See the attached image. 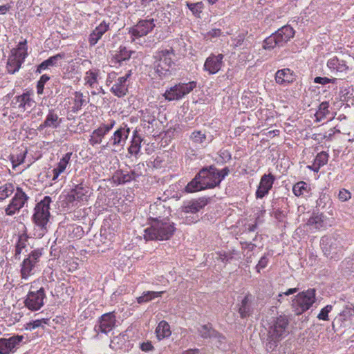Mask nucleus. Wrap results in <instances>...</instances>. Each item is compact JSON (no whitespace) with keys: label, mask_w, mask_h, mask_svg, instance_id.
<instances>
[{"label":"nucleus","mask_w":354,"mask_h":354,"mask_svg":"<svg viewBox=\"0 0 354 354\" xmlns=\"http://www.w3.org/2000/svg\"><path fill=\"white\" fill-rule=\"evenodd\" d=\"M328 154L325 151H322L317 155L314 162L317 165V168H321L328 162Z\"/></svg>","instance_id":"8fccbe9b"},{"label":"nucleus","mask_w":354,"mask_h":354,"mask_svg":"<svg viewBox=\"0 0 354 354\" xmlns=\"http://www.w3.org/2000/svg\"><path fill=\"white\" fill-rule=\"evenodd\" d=\"M266 350L273 351L278 344L289 334V320L285 315L272 317L268 322Z\"/></svg>","instance_id":"f257e3e1"},{"label":"nucleus","mask_w":354,"mask_h":354,"mask_svg":"<svg viewBox=\"0 0 354 354\" xmlns=\"http://www.w3.org/2000/svg\"><path fill=\"white\" fill-rule=\"evenodd\" d=\"M335 81V79H329L328 77H316L315 79H314V82L315 83H317V84H328V83H334Z\"/></svg>","instance_id":"4d7b16f0"},{"label":"nucleus","mask_w":354,"mask_h":354,"mask_svg":"<svg viewBox=\"0 0 354 354\" xmlns=\"http://www.w3.org/2000/svg\"><path fill=\"white\" fill-rule=\"evenodd\" d=\"M325 216L323 214H316L311 216L307 224L316 230H319L324 226Z\"/></svg>","instance_id":"4c0bfd02"},{"label":"nucleus","mask_w":354,"mask_h":354,"mask_svg":"<svg viewBox=\"0 0 354 354\" xmlns=\"http://www.w3.org/2000/svg\"><path fill=\"white\" fill-rule=\"evenodd\" d=\"M24 339L23 335H13L9 338H0V354L15 353Z\"/></svg>","instance_id":"ddd939ff"},{"label":"nucleus","mask_w":354,"mask_h":354,"mask_svg":"<svg viewBox=\"0 0 354 354\" xmlns=\"http://www.w3.org/2000/svg\"><path fill=\"white\" fill-rule=\"evenodd\" d=\"M28 198L29 197L23 192L22 189L17 187L15 196L5 209L6 214L12 216L19 212L27 203Z\"/></svg>","instance_id":"9d476101"},{"label":"nucleus","mask_w":354,"mask_h":354,"mask_svg":"<svg viewBox=\"0 0 354 354\" xmlns=\"http://www.w3.org/2000/svg\"><path fill=\"white\" fill-rule=\"evenodd\" d=\"M140 175V174H138L135 171H131L130 173L122 174L120 176L118 177L117 180L119 184H124L126 183L130 182L132 180H136Z\"/></svg>","instance_id":"37998d69"},{"label":"nucleus","mask_w":354,"mask_h":354,"mask_svg":"<svg viewBox=\"0 0 354 354\" xmlns=\"http://www.w3.org/2000/svg\"><path fill=\"white\" fill-rule=\"evenodd\" d=\"M223 54L217 55H211L209 56L204 64V70L208 71L209 74H215L218 72L223 66Z\"/></svg>","instance_id":"aec40b11"},{"label":"nucleus","mask_w":354,"mask_h":354,"mask_svg":"<svg viewBox=\"0 0 354 354\" xmlns=\"http://www.w3.org/2000/svg\"><path fill=\"white\" fill-rule=\"evenodd\" d=\"M73 105L72 106V111L77 112L80 110L82 107L85 105L87 102L86 97L80 91H75L74 93Z\"/></svg>","instance_id":"f704fd0d"},{"label":"nucleus","mask_w":354,"mask_h":354,"mask_svg":"<svg viewBox=\"0 0 354 354\" xmlns=\"http://www.w3.org/2000/svg\"><path fill=\"white\" fill-rule=\"evenodd\" d=\"M254 297L251 294H247L239 304L238 312L243 319L249 317L254 311Z\"/></svg>","instance_id":"412c9836"},{"label":"nucleus","mask_w":354,"mask_h":354,"mask_svg":"<svg viewBox=\"0 0 354 354\" xmlns=\"http://www.w3.org/2000/svg\"><path fill=\"white\" fill-rule=\"evenodd\" d=\"M219 156L223 161L226 162L231 158V154L228 150L221 149L219 151Z\"/></svg>","instance_id":"052dcab7"},{"label":"nucleus","mask_w":354,"mask_h":354,"mask_svg":"<svg viewBox=\"0 0 354 354\" xmlns=\"http://www.w3.org/2000/svg\"><path fill=\"white\" fill-rule=\"evenodd\" d=\"M292 192L297 196H300L307 192V184L304 181L297 183L292 187Z\"/></svg>","instance_id":"de8ad7c7"},{"label":"nucleus","mask_w":354,"mask_h":354,"mask_svg":"<svg viewBox=\"0 0 354 354\" xmlns=\"http://www.w3.org/2000/svg\"><path fill=\"white\" fill-rule=\"evenodd\" d=\"M61 122L62 119L59 118L57 114L54 111L50 110L44 123L40 124L39 129L46 127L56 129L59 127Z\"/></svg>","instance_id":"a878e982"},{"label":"nucleus","mask_w":354,"mask_h":354,"mask_svg":"<svg viewBox=\"0 0 354 354\" xmlns=\"http://www.w3.org/2000/svg\"><path fill=\"white\" fill-rule=\"evenodd\" d=\"M12 106L17 109L21 112L29 111L35 105V101L31 99L28 93H23L22 95L16 96L12 100Z\"/></svg>","instance_id":"6ab92c4d"},{"label":"nucleus","mask_w":354,"mask_h":354,"mask_svg":"<svg viewBox=\"0 0 354 354\" xmlns=\"http://www.w3.org/2000/svg\"><path fill=\"white\" fill-rule=\"evenodd\" d=\"M84 80L87 84L93 87L97 82V74L92 71H89L86 72Z\"/></svg>","instance_id":"3c124183"},{"label":"nucleus","mask_w":354,"mask_h":354,"mask_svg":"<svg viewBox=\"0 0 354 354\" xmlns=\"http://www.w3.org/2000/svg\"><path fill=\"white\" fill-rule=\"evenodd\" d=\"M134 53V51L129 50L127 47L121 46L119 47L118 50L115 51L114 53L112 54L111 63L115 67L129 65L130 68H133V66H131L129 62H130L132 54Z\"/></svg>","instance_id":"4468645a"},{"label":"nucleus","mask_w":354,"mask_h":354,"mask_svg":"<svg viewBox=\"0 0 354 354\" xmlns=\"http://www.w3.org/2000/svg\"><path fill=\"white\" fill-rule=\"evenodd\" d=\"M26 44V40L21 41L19 43L16 48H13L11 50V53L8 58L6 65L8 73L14 74L20 69L22 64L25 61V59L28 56Z\"/></svg>","instance_id":"39448f33"},{"label":"nucleus","mask_w":354,"mask_h":354,"mask_svg":"<svg viewBox=\"0 0 354 354\" xmlns=\"http://www.w3.org/2000/svg\"><path fill=\"white\" fill-rule=\"evenodd\" d=\"M327 66L331 71L339 73L346 72L348 68L346 62L337 57L330 58L327 62Z\"/></svg>","instance_id":"c85d7f7f"},{"label":"nucleus","mask_w":354,"mask_h":354,"mask_svg":"<svg viewBox=\"0 0 354 354\" xmlns=\"http://www.w3.org/2000/svg\"><path fill=\"white\" fill-rule=\"evenodd\" d=\"M156 334L158 340H161L171 335L170 326L166 321H161L156 328Z\"/></svg>","instance_id":"7c9ffc66"},{"label":"nucleus","mask_w":354,"mask_h":354,"mask_svg":"<svg viewBox=\"0 0 354 354\" xmlns=\"http://www.w3.org/2000/svg\"><path fill=\"white\" fill-rule=\"evenodd\" d=\"M176 230L174 223L168 217L162 219L155 218V221L151 222V225L145 230V239L148 240H169Z\"/></svg>","instance_id":"f03ea898"},{"label":"nucleus","mask_w":354,"mask_h":354,"mask_svg":"<svg viewBox=\"0 0 354 354\" xmlns=\"http://www.w3.org/2000/svg\"><path fill=\"white\" fill-rule=\"evenodd\" d=\"M207 204V200L205 198H200L186 203L182 208L185 213L195 214L204 207Z\"/></svg>","instance_id":"393cba45"},{"label":"nucleus","mask_w":354,"mask_h":354,"mask_svg":"<svg viewBox=\"0 0 354 354\" xmlns=\"http://www.w3.org/2000/svg\"><path fill=\"white\" fill-rule=\"evenodd\" d=\"M36 263L31 261L30 259L27 258L25 259L21 264V276L24 279H27L28 277L33 274V270Z\"/></svg>","instance_id":"473e14b6"},{"label":"nucleus","mask_w":354,"mask_h":354,"mask_svg":"<svg viewBox=\"0 0 354 354\" xmlns=\"http://www.w3.org/2000/svg\"><path fill=\"white\" fill-rule=\"evenodd\" d=\"M109 23L103 21L90 34L88 42L91 46H95L102 38V35L109 29Z\"/></svg>","instance_id":"b1692460"},{"label":"nucleus","mask_w":354,"mask_h":354,"mask_svg":"<svg viewBox=\"0 0 354 354\" xmlns=\"http://www.w3.org/2000/svg\"><path fill=\"white\" fill-rule=\"evenodd\" d=\"M15 188L12 183H6L0 187V200L3 201L14 192Z\"/></svg>","instance_id":"c03bdc74"},{"label":"nucleus","mask_w":354,"mask_h":354,"mask_svg":"<svg viewBox=\"0 0 354 354\" xmlns=\"http://www.w3.org/2000/svg\"><path fill=\"white\" fill-rule=\"evenodd\" d=\"M133 68H128L127 73L124 76L120 77L115 81V83L111 86V91L117 97L124 96L128 91V85L127 81L132 74Z\"/></svg>","instance_id":"f3484780"},{"label":"nucleus","mask_w":354,"mask_h":354,"mask_svg":"<svg viewBox=\"0 0 354 354\" xmlns=\"http://www.w3.org/2000/svg\"><path fill=\"white\" fill-rule=\"evenodd\" d=\"M107 129H103L101 127L95 129L88 140L89 143L92 146H95V145L100 144L102 142L103 138L106 135V131Z\"/></svg>","instance_id":"72a5a7b5"},{"label":"nucleus","mask_w":354,"mask_h":354,"mask_svg":"<svg viewBox=\"0 0 354 354\" xmlns=\"http://www.w3.org/2000/svg\"><path fill=\"white\" fill-rule=\"evenodd\" d=\"M65 57L64 53H59L54 56L50 57L46 60L42 62L37 67V72L41 73L42 71L49 68L50 67L57 66L58 62Z\"/></svg>","instance_id":"cd10ccee"},{"label":"nucleus","mask_w":354,"mask_h":354,"mask_svg":"<svg viewBox=\"0 0 354 354\" xmlns=\"http://www.w3.org/2000/svg\"><path fill=\"white\" fill-rule=\"evenodd\" d=\"M298 290L297 288H290L288 289L286 292H283V293H280L278 297H281L283 295H292V294H294L295 292H297Z\"/></svg>","instance_id":"774afa93"},{"label":"nucleus","mask_w":354,"mask_h":354,"mask_svg":"<svg viewBox=\"0 0 354 354\" xmlns=\"http://www.w3.org/2000/svg\"><path fill=\"white\" fill-rule=\"evenodd\" d=\"M115 323L116 318L113 312L105 313L99 318L94 330L97 333L106 334L115 326Z\"/></svg>","instance_id":"2eb2a0df"},{"label":"nucleus","mask_w":354,"mask_h":354,"mask_svg":"<svg viewBox=\"0 0 354 354\" xmlns=\"http://www.w3.org/2000/svg\"><path fill=\"white\" fill-rule=\"evenodd\" d=\"M187 6L192 11L193 15L197 17H200V14L202 12L203 4L202 2L189 3L187 2Z\"/></svg>","instance_id":"09e8293b"},{"label":"nucleus","mask_w":354,"mask_h":354,"mask_svg":"<svg viewBox=\"0 0 354 354\" xmlns=\"http://www.w3.org/2000/svg\"><path fill=\"white\" fill-rule=\"evenodd\" d=\"M213 338L216 339V344L218 347L221 346L222 345V344L225 342V337H224V335L221 334L217 330H216V335H214Z\"/></svg>","instance_id":"bf43d9fd"},{"label":"nucleus","mask_w":354,"mask_h":354,"mask_svg":"<svg viewBox=\"0 0 354 354\" xmlns=\"http://www.w3.org/2000/svg\"><path fill=\"white\" fill-rule=\"evenodd\" d=\"M116 75L117 74L114 72L109 73L106 81V84L109 85V84L112 83Z\"/></svg>","instance_id":"338daca9"},{"label":"nucleus","mask_w":354,"mask_h":354,"mask_svg":"<svg viewBox=\"0 0 354 354\" xmlns=\"http://www.w3.org/2000/svg\"><path fill=\"white\" fill-rule=\"evenodd\" d=\"M45 297V291L43 288L37 291H29L24 301V306L30 310H39L44 306Z\"/></svg>","instance_id":"9b49d317"},{"label":"nucleus","mask_w":354,"mask_h":354,"mask_svg":"<svg viewBox=\"0 0 354 354\" xmlns=\"http://www.w3.org/2000/svg\"><path fill=\"white\" fill-rule=\"evenodd\" d=\"M274 35L277 39L279 46H283L294 37L295 30L290 26L286 25L278 29Z\"/></svg>","instance_id":"5701e85b"},{"label":"nucleus","mask_w":354,"mask_h":354,"mask_svg":"<svg viewBox=\"0 0 354 354\" xmlns=\"http://www.w3.org/2000/svg\"><path fill=\"white\" fill-rule=\"evenodd\" d=\"M203 189V187L201 183V179L200 178H198V174L196 175L194 178L191 182H189L185 187V192L187 193H192Z\"/></svg>","instance_id":"58836bf2"},{"label":"nucleus","mask_w":354,"mask_h":354,"mask_svg":"<svg viewBox=\"0 0 354 354\" xmlns=\"http://www.w3.org/2000/svg\"><path fill=\"white\" fill-rule=\"evenodd\" d=\"M198 333L203 339L213 338L216 335V330L212 328L211 324L201 325L198 328Z\"/></svg>","instance_id":"e433bc0d"},{"label":"nucleus","mask_w":354,"mask_h":354,"mask_svg":"<svg viewBox=\"0 0 354 354\" xmlns=\"http://www.w3.org/2000/svg\"><path fill=\"white\" fill-rule=\"evenodd\" d=\"M50 79L49 76L47 75H43L40 80L37 82V93L38 94H42L44 91V84L47 81H48Z\"/></svg>","instance_id":"603ef678"},{"label":"nucleus","mask_w":354,"mask_h":354,"mask_svg":"<svg viewBox=\"0 0 354 354\" xmlns=\"http://www.w3.org/2000/svg\"><path fill=\"white\" fill-rule=\"evenodd\" d=\"M338 198L342 202H346L351 198V193L346 189H342L339 192Z\"/></svg>","instance_id":"864d4df0"},{"label":"nucleus","mask_w":354,"mask_h":354,"mask_svg":"<svg viewBox=\"0 0 354 354\" xmlns=\"http://www.w3.org/2000/svg\"><path fill=\"white\" fill-rule=\"evenodd\" d=\"M196 86L194 81L188 83H179L170 87L164 93V97L169 101L179 100L189 94Z\"/></svg>","instance_id":"6e6552de"},{"label":"nucleus","mask_w":354,"mask_h":354,"mask_svg":"<svg viewBox=\"0 0 354 354\" xmlns=\"http://www.w3.org/2000/svg\"><path fill=\"white\" fill-rule=\"evenodd\" d=\"M229 172H230V170L227 167H225L223 169H221V171L218 170V174L219 175V177L221 178V182L226 176L228 175Z\"/></svg>","instance_id":"69168bd1"},{"label":"nucleus","mask_w":354,"mask_h":354,"mask_svg":"<svg viewBox=\"0 0 354 354\" xmlns=\"http://www.w3.org/2000/svg\"><path fill=\"white\" fill-rule=\"evenodd\" d=\"M164 293V291L155 292V291H146L142 293V295L137 298V301L138 304L146 303L149 301H151L156 297H161Z\"/></svg>","instance_id":"ea45409f"},{"label":"nucleus","mask_w":354,"mask_h":354,"mask_svg":"<svg viewBox=\"0 0 354 354\" xmlns=\"http://www.w3.org/2000/svg\"><path fill=\"white\" fill-rule=\"evenodd\" d=\"M136 133L137 132L135 131L133 139L131 140V145L128 149V152L131 155H133L135 156H137L138 153L140 152L141 148V142L142 141L141 137L137 136Z\"/></svg>","instance_id":"c9c22d12"},{"label":"nucleus","mask_w":354,"mask_h":354,"mask_svg":"<svg viewBox=\"0 0 354 354\" xmlns=\"http://www.w3.org/2000/svg\"><path fill=\"white\" fill-rule=\"evenodd\" d=\"M41 256V250H35L29 254L27 259H30L31 261L34 262L35 263H37Z\"/></svg>","instance_id":"6e6d98bb"},{"label":"nucleus","mask_w":354,"mask_h":354,"mask_svg":"<svg viewBox=\"0 0 354 354\" xmlns=\"http://www.w3.org/2000/svg\"><path fill=\"white\" fill-rule=\"evenodd\" d=\"M237 254L234 250L229 251H221L217 252V257H216L218 260H221L223 262H230L234 258V256Z\"/></svg>","instance_id":"79ce46f5"},{"label":"nucleus","mask_w":354,"mask_h":354,"mask_svg":"<svg viewBox=\"0 0 354 354\" xmlns=\"http://www.w3.org/2000/svg\"><path fill=\"white\" fill-rule=\"evenodd\" d=\"M28 239L29 236H28L26 230L22 234L19 235L18 241L16 244L15 254V259H20L19 255L21 253L22 250L28 245Z\"/></svg>","instance_id":"2f4dec72"},{"label":"nucleus","mask_w":354,"mask_h":354,"mask_svg":"<svg viewBox=\"0 0 354 354\" xmlns=\"http://www.w3.org/2000/svg\"><path fill=\"white\" fill-rule=\"evenodd\" d=\"M149 214L150 219L153 222L156 218L162 219L164 217H168L169 209H167L161 201H158L150 205Z\"/></svg>","instance_id":"4be33fe9"},{"label":"nucleus","mask_w":354,"mask_h":354,"mask_svg":"<svg viewBox=\"0 0 354 354\" xmlns=\"http://www.w3.org/2000/svg\"><path fill=\"white\" fill-rule=\"evenodd\" d=\"M328 313L325 310L324 308H322L320 313L317 315V318L322 320H328Z\"/></svg>","instance_id":"0e129e2a"},{"label":"nucleus","mask_w":354,"mask_h":354,"mask_svg":"<svg viewBox=\"0 0 354 354\" xmlns=\"http://www.w3.org/2000/svg\"><path fill=\"white\" fill-rule=\"evenodd\" d=\"M275 177L272 174H264L261 176V180L256 192V196L257 198H262L269 191L272 189Z\"/></svg>","instance_id":"a211bd4d"},{"label":"nucleus","mask_w":354,"mask_h":354,"mask_svg":"<svg viewBox=\"0 0 354 354\" xmlns=\"http://www.w3.org/2000/svg\"><path fill=\"white\" fill-rule=\"evenodd\" d=\"M89 187L83 183L75 185L74 188L67 194L66 200L68 203L74 201H86L89 197Z\"/></svg>","instance_id":"dca6fc26"},{"label":"nucleus","mask_w":354,"mask_h":354,"mask_svg":"<svg viewBox=\"0 0 354 354\" xmlns=\"http://www.w3.org/2000/svg\"><path fill=\"white\" fill-rule=\"evenodd\" d=\"M329 104L327 102H323L319 104V109L315 113L316 120L320 121L329 113Z\"/></svg>","instance_id":"a18cd8bd"},{"label":"nucleus","mask_w":354,"mask_h":354,"mask_svg":"<svg viewBox=\"0 0 354 354\" xmlns=\"http://www.w3.org/2000/svg\"><path fill=\"white\" fill-rule=\"evenodd\" d=\"M354 310L353 304L348 305L344 310L341 313L344 317H350L353 315Z\"/></svg>","instance_id":"680f3d73"},{"label":"nucleus","mask_w":354,"mask_h":354,"mask_svg":"<svg viewBox=\"0 0 354 354\" xmlns=\"http://www.w3.org/2000/svg\"><path fill=\"white\" fill-rule=\"evenodd\" d=\"M129 132L130 129L127 126L119 128L114 132L109 140L101 147L102 150H104L110 147H114L113 150L115 151L117 150V148H122L126 144Z\"/></svg>","instance_id":"1a4fd4ad"},{"label":"nucleus","mask_w":354,"mask_h":354,"mask_svg":"<svg viewBox=\"0 0 354 354\" xmlns=\"http://www.w3.org/2000/svg\"><path fill=\"white\" fill-rule=\"evenodd\" d=\"M140 348L143 351H149L153 348V346L151 342H147L142 343L140 346Z\"/></svg>","instance_id":"e2e57ef3"},{"label":"nucleus","mask_w":354,"mask_h":354,"mask_svg":"<svg viewBox=\"0 0 354 354\" xmlns=\"http://www.w3.org/2000/svg\"><path fill=\"white\" fill-rule=\"evenodd\" d=\"M174 52L173 49H166L156 53L154 58V68L156 73L161 77L171 75L174 70Z\"/></svg>","instance_id":"7ed1b4c3"},{"label":"nucleus","mask_w":354,"mask_h":354,"mask_svg":"<svg viewBox=\"0 0 354 354\" xmlns=\"http://www.w3.org/2000/svg\"><path fill=\"white\" fill-rule=\"evenodd\" d=\"M315 301V290L308 289L297 294L292 300L295 313L299 315L308 310Z\"/></svg>","instance_id":"423d86ee"},{"label":"nucleus","mask_w":354,"mask_h":354,"mask_svg":"<svg viewBox=\"0 0 354 354\" xmlns=\"http://www.w3.org/2000/svg\"><path fill=\"white\" fill-rule=\"evenodd\" d=\"M52 202L50 196H45L35 207L32 219L35 225L40 228L43 235L46 231V225L50 216V205Z\"/></svg>","instance_id":"20e7f679"},{"label":"nucleus","mask_w":354,"mask_h":354,"mask_svg":"<svg viewBox=\"0 0 354 354\" xmlns=\"http://www.w3.org/2000/svg\"><path fill=\"white\" fill-rule=\"evenodd\" d=\"M72 156V153H66L63 158L58 162L57 167H55L53 171V180H55L58 178L59 175L64 171L66 169L67 165L68 164L71 157Z\"/></svg>","instance_id":"c756f323"},{"label":"nucleus","mask_w":354,"mask_h":354,"mask_svg":"<svg viewBox=\"0 0 354 354\" xmlns=\"http://www.w3.org/2000/svg\"><path fill=\"white\" fill-rule=\"evenodd\" d=\"M156 26L153 19L140 20L136 25L129 29V33L133 37L132 41L136 38L147 35Z\"/></svg>","instance_id":"f8f14e48"},{"label":"nucleus","mask_w":354,"mask_h":354,"mask_svg":"<svg viewBox=\"0 0 354 354\" xmlns=\"http://www.w3.org/2000/svg\"><path fill=\"white\" fill-rule=\"evenodd\" d=\"M268 263V259L266 256L262 257L256 266L257 271L260 272L261 269L265 268L267 266Z\"/></svg>","instance_id":"13d9d810"},{"label":"nucleus","mask_w":354,"mask_h":354,"mask_svg":"<svg viewBox=\"0 0 354 354\" xmlns=\"http://www.w3.org/2000/svg\"><path fill=\"white\" fill-rule=\"evenodd\" d=\"M43 324H46V319H37L35 321H33L32 322H29L28 324H27L26 328L30 330L35 329L36 328L42 326Z\"/></svg>","instance_id":"5fc2aeb1"},{"label":"nucleus","mask_w":354,"mask_h":354,"mask_svg":"<svg viewBox=\"0 0 354 354\" xmlns=\"http://www.w3.org/2000/svg\"><path fill=\"white\" fill-rule=\"evenodd\" d=\"M276 46L280 47L279 44L276 38L275 35L272 34L270 36L268 37L263 41V48L266 50H272Z\"/></svg>","instance_id":"49530a36"},{"label":"nucleus","mask_w":354,"mask_h":354,"mask_svg":"<svg viewBox=\"0 0 354 354\" xmlns=\"http://www.w3.org/2000/svg\"><path fill=\"white\" fill-rule=\"evenodd\" d=\"M189 139L194 145L203 146L206 140V135L202 131H194L191 133Z\"/></svg>","instance_id":"a19ab883"},{"label":"nucleus","mask_w":354,"mask_h":354,"mask_svg":"<svg viewBox=\"0 0 354 354\" xmlns=\"http://www.w3.org/2000/svg\"><path fill=\"white\" fill-rule=\"evenodd\" d=\"M275 80L279 84H290L295 80V75L289 68H283L277 71Z\"/></svg>","instance_id":"bb28decb"},{"label":"nucleus","mask_w":354,"mask_h":354,"mask_svg":"<svg viewBox=\"0 0 354 354\" xmlns=\"http://www.w3.org/2000/svg\"><path fill=\"white\" fill-rule=\"evenodd\" d=\"M203 189H212L221 183L218 169L214 166L202 168L198 173Z\"/></svg>","instance_id":"0eeeda50"}]
</instances>
